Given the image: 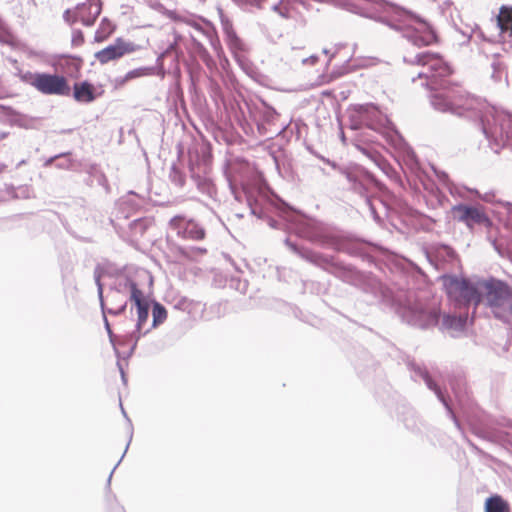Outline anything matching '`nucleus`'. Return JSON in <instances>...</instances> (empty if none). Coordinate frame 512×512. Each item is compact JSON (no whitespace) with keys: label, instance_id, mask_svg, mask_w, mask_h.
<instances>
[{"label":"nucleus","instance_id":"nucleus-1","mask_svg":"<svg viewBox=\"0 0 512 512\" xmlns=\"http://www.w3.org/2000/svg\"><path fill=\"white\" fill-rule=\"evenodd\" d=\"M407 64L420 66L417 73L422 86L434 91L430 96L432 107L443 113L479 120L489 147L499 153L502 149L512 150V115L495 108L485 100L466 95L458 88L448 85L446 80L452 73L451 67L441 56L430 52L403 57Z\"/></svg>","mask_w":512,"mask_h":512},{"label":"nucleus","instance_id":"nucleus-2","mask_svg":"<svg viewBox=\"0 0 512 512\" xmlns=\"http://www.w3.org/2000/svg\"><path fill=\"white\" fill-rule=\"evenodd\" d=\"M398 313L411 326L426 329L438 325L442 332L452 337L462 334L468 321V311L447 313L440 320V310L436 302H409L401 306Z\"/></svg>","mask_w":512,"mask_h":512},{"label":"nucleus","instance_id":"nucleus-3","mask_svg":"<svg viewBox=\"0 0 512 512\" xmlns=\"http://www.w3.org/2000/svg\"><path fill=\"white\" fill-rule=\"evenodd\" d=\"M486 280H477L475 282L460 278L455 275L443 276V285L449 300L455 308L466 311L473 306L475 312L477 306L483 301L484 289L482 285Z\"/></svg>","mask_w":512,"mask_h":512},{"label":"nucleus","instance_id":"nucleus-4","mask_svg":"<svg viewBox=\"0 0 512 512\" xmlns=\"http://www.w3.org/2000/svg\"><path fill=\"white\" fill-rule=\"evenodd\" d=\"M482 288L483 300L493 315L504 322L512 321V289L503 281L494 278L486 280Z\"/></svg>","mask_w":512,"mask_h":512},{"label":"nucleus","instance_id":"nucleus-5","mask_svg":"<svg viewBox=\"0 0 512 512\" xmlns=\"http://www.w3.org/2000/svg\"><path fill=\"white\" fill-rule=\"evenodd\" d=\"M285 244L302 259L324 269L343 281L353 282L357 279V271L351 266L338 262L333 256L325 255L306 247H299L288 238L285 240Z\"/></svg>","mask_w":512,"mask_h":512},{"label":"nucleus","instance_id":"nucleus-6","mask_svg":"<svg viewBox=\"0 0 512 512\" xmlns=\"http://www.w3.org/2000/svg\"><path fill=\"white\" fill-rule=\"evenodd\" d=\"M22 82L34 87L44 95L67 96L70 87L67 79L58 74L26 71L19 74Z\"/></svg>","mask_w":512,"mask_h":512},{"label":"nucleus","instance_id":"nucleus-7","mask_svg":"<svg viewBox=\"0 0 512 512\" xmlns=\"http://www.w3.org/2000/svg\"><path fill=\"white\" fill-rule=\"evenodd\" d=\"M352 128L358 129L366 126L371 130L381 132L390 121L374 104H365L358 106L351 115Z\"/></svg>","mask_w":512,"mask_h":512},{"label":"nucleus","instance_id":"nucleus-8","mask_svg":"<svg viewBox=\"0 0 512 512\" xmlns=\"http://www.w3.org/2000/svg\"><path fill=\"white\" fill-rule=\"evenodd\" d=\"M451 210L454 219L465 224L470 231H473L477 226L490 229L493 225L492 220L480 206L458 204L453 206Z\"/></svg>","mask_w":512,"mask_h":512},{"label":"nucleus","instance_id":"nucleus-9","mask_svg":"<svg viewBox=\"0 0 512 512\" xmlns=\"http://www.w3.org/2000/svg\"><path fill=\"white\" fill-rule=\"evenodd\" d=\"M131 301L136 306L137 322L135 325V330L132 331L127 337V341L131 343L129 355H131L135 350L139 339L151 330V327H147L150 311L149 301L144 297L143 293L138 296L134 294L133 300Z\"/></svg>","mask_w":512,"mask_h":512},{"label":"nucleus","instance_id":"nucleus-10","mask_svg":"<svg viewBox=\"0 0 512 512\" xmlns=\"http://www.w3.org/2000/svg\"><path fill=\"white\" fill-rule=\"evenodd\" d=\"M101 10V0H86V2L78 3L73 11L66 10L63 17L67 22L79 21L85 26H92Z\"/></svg>","mask_w":512,"mask_h":512},{"label":"nucleus","instance_id":"nucleus-11","mask_svg":"<svg viewBox=\"0 0 512 512\" xmlns=\"http://www.w3.org/2000/svg\"><path fill=\"white\" fill-rule=\"evenodd\" d=\"M142 293L143 292L138 288L137 283L132 277H130L126 272H120L114 277L108 298L116 300L120 295H129V299L133 300L134 294L138 296Z\"/></svg>","mask_w":512,"mask_h":512},{"label":"nucleus","instance_id":"nucleus-12","mask_svg":"<svg viewBox=\"0 0 512 512\" xmlns=\"http://www.w3.org/2000/svg\"><path fill=\"white\" fill-rule=\"evenodd\" d=\"M346 178L351 184V188L358 193L359 195L364 197V201L366 205L369 207V210L376 220L378 219V215L376 213V209L374 207L372 199L368 196V191L370 187L374 183V178L369 174H356V173H346Z\"/></svg>","mask_w":512,"mask_h":512},{"label":"nucleus","instance_id":"nucleus-13","mask_svg":"<svg viewBox=\"0 0 512 512\" xmlns=\"http://www.w3.org/2000/svg\"><path fill=\"white\" fill-rule=\"evenodd\" d=\"M170 228L178 236L191 240H202L205 237V230L194 220H186L182 216H175L170 220Z\"/></svg>","mask_w":512,"mask_h":512},{"label":"nucleus","instance_id":"nucleus-14","mask_svg":"<svg viewBox=\"0 0 512 512\" xmlns=\"http://www.w3.org/2000/svg\"><path fill=\"white\" fill-rule=\"evenodd\" d=\"M134 51L135 45L132 42L117 38L113 44L96 52L95 57L100 63L106 64Z\"/></svg>","mask_w":512,"mask_h":512},{"label":"nucleus","instance_id":"nucleus-15","mask_svg":"<svg viewBox=\"0 0 512 512\" xmlns=\"http://www.w3.org/2000/svg\"><path fill=\"white\" fill-rule=\"evenodd\" d=\"M408 367L409 369L414 373L413 377L416 379V378H421L424 380V382L426 383L427 387L434 391V393L436 394L437 398L443 403V405L445 406V408L447 409L450 417L453 419L455 425L460 428V424H459V421L457 420L454 412L452 411V408L450 406V404L448 403L447 399L445 398L444 394L442 393L441 389L437 386V384L432 380V378L429 376L428 372L426 371L425 368H423L421 365L417 364V363H414V362H410L408 364Z\"/></svg>","mask_w":512,"mask_h":512},{"label":"nucleus","instance_id":"nucleus-16","mask_svg":"<svg viewBox=\"0 0 512 512\" xmlns=\"http://www.w3.org/2000/svg\"><path fill=\"white\" fill-rule=\"evenodd\" d=\"M290 229L301 237L313 240L316 236L315 223L302 215H292L289 219Z\"/></svg>","mask_w":512,"mask_h":512},{"label":"nucleus","instance_id":"nucleus-17","mask_svg":"<svg viewBox=\"0 0 512 512\" xmlns=\"http://www.w3.org/2000/svg\"><path fill=\"white\" fill-rule=\"evenodd\" d=\"M490 78L497 84L508 85V65L503 56L494 55L490 64Z\"/></svg>","mask_w":512,"mask_h":512},{"label":"nucleus","instance_id":"nucleus-18","mask_svg":"<svg viewBox=\"0 0 512 512\" xmlns=\"http://www.w3.org/2000/svg\"><path fill=\"white\" fill-rule=\"evenodd\" d=\"M225 33L227 45L233 54L234 59L239 63V65L243 66L246 62V58L244 56V52L246 50L245 44L232 29H226Z\"/></svg>","mask_w":512,"mask_h":512},{"label":"nucleus","instance_id":"nucleus-19","mask_svg":"<svg viewBox=\"0 0 512 512\" xmlns=\"http://www.w3.org/2000/svg\"><path fill=\"white\" fill-rule=\"evenodd\" d=\"M32 197H34V191L29 185L6 186L4 189H0V202L11 199H30Z\"/></svg>","mask_w":512,"mask_h":512},{"label":"nucleus","instance_id":"nucleus-20","mask_svg":"<svg viewBox=\"0 0 512 512\" xmlns=\"http://www.w3.org/2000/svg\"><path fill=\"white\" fill-rule=\"evenodd\" d=\"M94 279H95V283L97 285L98 297H99L100 306H101V309H102L104 326H105V329H106L107 334L109 336L111 344L113 346H115V343H114L115 335L113 334V331L111 329L110 323H109V321L107 319V316H106L105 304H104V299H103V285L101 283V272H100L99 266H97L95 268V270H94Z\"/></svg>","mask_w":512,"mask_h":512},{"label":"nucleus","instance_id":"nucleus-21","mask_svg":"<svg viewBox=\"0 0 512 512\" xmlns=\"http://www.w3.org/2000/svg\"><path fill=\"white\" fill-rule=\"evenodd\" d=\"M73 90V96L78 102L91 103L96 98L93 85L87 81L75 83Z\"/></svg>","mask_w":512,"mask_h":512},{"label":"nucleus","instance_id":"nucleus-22","mask_svg":"<svg viewBox=\"0 0 512 512\" xmlns=\"http://www.w3.org/2000/svg\"><path fill=\"white\" fill-rule=\"evenodd\" d=\"M188 26H191L198 34L205 36L212 46L215 45L213 29L203 19L185 18L183 20Z\"/></svg>","mask_w":512,"mask_h":512},{"label":"nucleus","instance_id":"nucleus-23","mask_svg":"<svg viewBox=\"0 0 512 512\" xmlns=\"http://www.w3.org/2000/svg\"><path fill=\"white\" fill-rule=\"evenodd\" d=\"M434 258L438 262L436 268L441 269L445 263H452L456 259V253L450 246L441 245L435 249Z\"/></svg>","mask_w":512,"mask_h":512},{"label":"nucleus","instance_id":"nucleus-24","mask_svg":"<svg viewBox=\"0 0 512 512\" xmlns=\"http://www.w3.org/2000/svg\"><path fill=\"white\" fill-rule=\"evenodd\" d=\"M497 23L502 32H509L512 35V6L500 7Z\"/></svg>","mask_w":512,"mask_h":512},{"label":"nucleus","instance_id":"nucleus-25","mask_svg":"<svg viewBox=\"0 0 512 512\" xmlns=\"http://www.w3.org/2000/svg\"><path fill=\"white\" fill-rule=\"evenodd\" d=\"M485 512H510V508L501 496L494 495L486 500Z\"/></svg>","mask_w":512,"mask_h":512},{"label":"nucleus","instance_id":"nucleus-26","mask_svg":"<svg viewBox=\"0 0 512 512\" xmlns=\"http://www.w3.org/2000/svg\"><path fill=\"white\" fill-rule=\"evenodd\" d=\"M114 29L115 27L112 24V22L109 21L107 18H103L99 28L95 33V40L97 42L105 40L109 35L113 33Z\"/></svg>","mask_w":512,"mask_h":512},{"label":"nucleus","instance_id":"nucleus-27","mask_svg":"<svg viewBox=\"0 0 512 512\" xmlns=\"http://www.w3.org/2000/svg\"><path fill=\"white\" fill-rule=\"evenodd\" d=\"M152 325L151 328H155L162 324L167 318V311L163 305L158 302L153 303L152 307Z\"/></svg>","mask_w":512,"mask_h":512},{"label":"nucleus","instance_id":"nucleus-28","mask_svg":"<svg viewBox=\"0 0 512 512\" xmlns=\"http://www.w3.org/2000/svg\"><path fill=\"white\" fill-rule=\"evenodd\" d=\"M149 73H150L149 68H145V67L136 68V69H133V70L127 72L125 74V76L116 78L115 82L117 85H123L129 80L148 75Z\"/></svg>","mask_w":512,"mask_h":512},{"label":"nucleus","instance_id":"nucleus-29","mask_svg":"<svg viewBox=\"0 0 512 512\" xmlns=\"http://www.w3.org/2000/svg\"><path fill=\"white\" fill-rule=\"evenodd\" d=\"M197 187L201 193L206 194L210 198L216 197L217 190H216L214 183L210 179L198 178L197 179Z\"/></svg>","mask_w":512,"mask_h":512},{"label":"nucleus","instance_id":"nucleus-30","mask_svg":"<svg viewBox=\"0 0 512 512\" xmlns=\"http://www.w3.org/2000/svg\"><path fill=\"white\" fill-rule=\"evenodd\" d=\"M384 173H388L390 168L387 161L376 151H371L367 148H360Z\"/></svg>","mask_w":512,"mask_h":512},{"label":"nucleus","instance_id":"nucleus-31","mask_svg":"<svg viewBox=\"0 0 512 512\" xmlns=\"http://www.w3.org/2000/svg\"><path fill=\"white\" fill-rule=\"evenodd\" d=\"M194 48L196 52L198 53L199 57L202 59V61L207 65L210 66L213 63L212 57L210 56L207 49L203 46V44L197 39L196 35L190 34Z\"/></svg>","mask_w":512,"mask_h":512},{"label":"nucleus","instance_id":"nucleus-32","mask_svg":"<svg viewBox=\"0 0 512 512\" xmlns=\"http://www.w3.org/2000/svg\"><path fill=\"white\" fill-rule=\"evenodd\" d=\"M169 179L170 181L178 187H182L185 183V175L178 166V164L173 163L169 170Z\"/></svg>","mask_w":512,"mask_h":512},{"label":"nucleus","instance_id":"nucleus-33","mask_svg":"<svg viewBox=\"0 0 512 512\" xmlns=\"http://www.w3.org/2000/svg\"><path fill=\"white\" fill-rule=\"evenodd\" d=\"M404 160L405 163L410 167L411 171L415 172L421 179L418 161L416 159L415 153L411 149L407 148L405 150Z\"/></svg>","mask_w":512,"mask_h":512},{"label":"nucleus","instance_id":"nucleus-34","mask_svg":"<svg viewBox=\"0 0 512 512\" xmlns=\"http://www.w3.org/2000/svg\"><path fill=\"white\" fill-rule=\"evenodd\" d=\"M364 290L366 292H370L376 298H378L382 295L381 283L377 279L372 278V277L367 278V283L365 284Z\"/></svg>","mask_w":512,"mask_h":512},{"label":"nucleus","instance_id":"nucleus-35","mask_svg":"<svg viewBox=\"0 0 512 512\" xmlns=\"http://www.w3.org/2000/svg\"><path fill=\"white\" fill-rule=\"evenodd\" d=\"M69 155H70V153H64V154H60V155L51 157L46 161L45 165L46 166L51 165L55 160H57L61 157H64L65 159L63 161L56 163V167H58L60 169H69L71 167V160L69 158Z\"/></svg>","mask_w":512,"mask_h":512},{"label":"nucleus","instance_id":"nucleus-36","mask_svg":"<svg viewBox=\"0 0 512 512\" xmlns=\"http://www.w3.org/2000/svg\"><path fill=\"white\" fill-rule=\"evenodd\" d=\"M13 40V36L6 29L4 22L0 18V42L11 44Z\"/></svg>","mask_w":512,"mask_h":512},{"label":"nucleus","instance_id":"nucleus-37","mask_svg":"<svg viewBox=\"0 0 512 512\" xmlns=\"http://www.w3.org/2000/svg\"><path fill=\"white\" fill-rule=\"evenodd\" d=\"M126 306H127V300H121L119 305H117L115 307L105 308L106 315L107 314L120 315L121 313H123L125 311Z\"/></svg>","mask_w":512,"mask_h":512},{"label":"nucleus","instance_id":"nucleus-38","mask_svg":"<svg viewBox=\"0 0 512 512\" xmlns=\"http://www.w3.org/2000/svg\"><path fill=\"white\" fill-rule=\"evenodd\" d=\"M431 170L433 171V173L436 175V177L438 178V180L447 188H449V190L452 192L451 188H450V182H449V177L448 175L445 173V172H441V171H438L434 166H431Z\"/></svg>","mask_w":512,"mask_h":512},{"label":"nucleus","instance_id":"nucleus-39","mask_svg":"<svg viewBox=\"0 0 512 512\" xmlns=\"http://www.w3.org/2000/svg\"><path fill=\"white\" fill-rule=\"evenodd\" d=\"M236 4L242 7H260L264 0H233Z\"/></svg>","mask_w":512,"mask_h":512},{"label":"nucleus","instance_id":"nucleus-40","mask_svg":"<svg viewBox=\"0 0 512 512\" xmlns=\"http://www.w3.org/2000/svg\"><path fill=\"white\" fill-rule=\"evenodd\" d=\"M177 41H178V38L176 37L175 38V41L173 43H171L162 53L161 55L159 56L158 60H161L163 59L164 57H166L169 53H171L172 51H176L177 49Z\"/></svg>","mask_w":512,"mask_h":512},{"label":"nucleus","instance_id":"nucleus-41","mask_svg":"<svg viewBox=\"0 0 512 512\" xmlns=\"http://www.w3.org/2000/svg\"><path fill=\"white\" fill-rule=\"evenodd\" d=\"M318 60L316 55H311L310 57L302 59V63L304 65H314Z\"/></svg>","mask_w":512,"mask_h":512},{"label":"nucleus","instance_id":"nucleus-42","mask_svg":"<svg viewBox=\"0 0 512 512\" xmlns=\"http://www.w3.org/2000/svg\"><path fill=\"white\" fill-rule=\"evenodd\" d=\"M13 110L10 107H6L3 105H0V113L4 114L6 116H10L12 114Z\"/></svg>","mask_w":512,"mask_h":512},{"label":"nucleus","instance_id":"nucleus-43","mask_svg":"<svg viewBox=\"0 0 512 512\" xmlns=\"http://www.w3.org/2000/svg\"><path fill=\"white\" fill-rule=\"evenodd\" d=\"M248 203H249V206H250V209H251V213L254 214V215H258L259 216L257 205L252 204L250 198H248Z\"/></svg>","mask_w":512,"mask_h":512},{"label":"nucleus","instance_id":"nucleus-44","mask_svg":"<svg viewBox=\"0 0 512 512\" xmlns=\"http://www.w3.org/2000/svg\"><path fill=\"white\" fill-rule=\"evenodd\" d=\"M117 366H118L119 371H120V373H121L122 381H123L124 383H126L125 373H124L123 367H122V365H121V363H120L119 361L117 362Z\"/></svg>","mask_w":512,"mask_h":512},{"label":"nucleus","instance_id":"nucleus-45","mask_svg":"<svg viewBox=\"0 0 512 512\" xmlns=\"http://www.w3.org/2000/svg\"><path fill=\"white\" fill-rule=\"evenodd\" d=\"M124 455H125V453L122 455V457H121V458H123V457H124ZM121 460H122V459H120V460L118 461V463L114 466L113 470L111 471V473H110V475H109V477H108V480H107L108 485H110V482H111V479H112V475H113V473H114L115 469L118 467V465H119V463L121 462Z\"/></svg>","mask_w":512,"mask_h":512},{"label":"nucleus","instance_id":"nucleus-46","mask_svg":"<svg viewBox=\"0 0 512 512\" xmlns=\"http://www.w3.org/2000/svg\"><path fill=\"white\" fill-rule=\"evenodd\" d=\"M321 159H322L325 163H327V164L331 165V167H333L334 169H336V168H337V165H336V163H335V162H332V161H330L329 159H325L324 157H321Z\"/></svg>","mask_w":512,"mask_h":512},{"label":"nucleus","instance_id":"nucleus-47","mask_svg":"<svg viewBox=\"0 0 512 512\" xmlns=\"http://www.w3.org/2000/svg\"><path fill=\"white\" fill-rule=\"evenodd\" d=\"M132 223H133L136 227L142 224V222H141L139 219H137V220H133V222H132Z\"/></svg>","mask_w":512,"mask_h":512},{"label":"nucleus","instance_id":"nucleus-48","mask_svg":"<svg viewBox=\"0 0 512 512\" xmlns=\"http://www.w3.org/2000/svg\"><path fill=\"white\" fill-rule=\"evenodd\" d=\"M491 243H492L493 247L495 248V250L499 251V248H498V246H497L496 241H495V240H492V241H491Z\"/></svg>","mask_w":512,"mask_h":512},{"label":"nucleus","instance_id":"nucleus-49","mask_svg":"<svg viewBox=\"0 0 512 512\" xmlns=\"http://www.w3.org/2000/svg\"><path fill=\"white\" fill-rule=\"evenodd\" d=\"M132 439V432H130V438H129V441H131ZM130 443V442H128ZM129 448V444L126 445V449H125V452L127 451V449Z\"/></svg>","mask_w":512,"mask_h":512},{"label":"nucleus","instance_id":"nucleus-50","mask_svg":"<svg viewBox=\"0 0 512 512\" xmlns=\"http://www.w3.org/2000/svg\"><path fill=\"white\" fill-rule=\"evenodd\" d=\"M323 53H324L325 55H329V54H330V51H329L328 49H323Z\"/></svg>","mask_w":512,"mask_h":512},{"label":"nucleus","instance_id":"nucleus-51","mask_svg":"<svg viewBox=\"0 0 512 512\" xmlns=\"http://www.w3.org/2000/svg\"><path fill=\"white\" fill-rule=\"evenodd\" d=\"M4 165L0 164V172H2Z\"/></svg>","mask_w":512,"mask_h":512},{"label":"nucleus","instance_id":"nucleus-52","mask_svg":"<svg viewBox=\"0 0 512 512\" xmlns=\"http://www.w3.org/2000/svg\"><path fill=\"white\" fill-rule=\"evenodd\" d=\"M198 250H199L201 253L206 252V250H205V249H200V248H199Z\"/></svg>","mask_w":512,"mask_h":512},{"label":"nucleus","instance_id":"nucleus-53","mask_svg":"<svg viewBox=\"0 0 512 512\" xmlns=\"http://www.w3.org/2000/svg\"><path fill=\"white\" fill-rule=\"evenodd\" d=\"M122 413L125 417H127L125 410L122 408Z\"/></svg>","mask_w":512,"mask_h":512},{"label":"nucleus","instance_id":"nucleus-54","mask_svg":"<svg viewBox=\"0 0 512 512\" xmlns=\"http://www.w3.org/2000/svg\"><path fill=\"white\" fill-rule=\"evenodd\" d=\"M81 37V32H78V35H76V38Z\"/></svg>","mask_w":512,"mask_h":512},{"label":"nucleus","instance_id":"nucleus-55","mask_svg":"<svg viewBox=\"0 0 512 512\" xmlns=\"http://www.w3.org/2000/svg\"><path fill=\"white\" fill-rule=\"evenodd\" d=\"M81 37V32H78V35H76V38Z\"/></svg>","mask_w":512,"mask_h":512},{"label":"nucleus","instance_id":"nucleus-56","mask_svg":"<svg viewBox=\"0 0 512 512\" xmlns=\"http://www.w3.org/2000/svg\"><path fill=\"white\" fill-rule=\"evenodd\" d=\"M199 1H200L201 3H204V2H205V0H199Z\"/></svg>","mask_w":512,"mask_h":512}]
</instances>
